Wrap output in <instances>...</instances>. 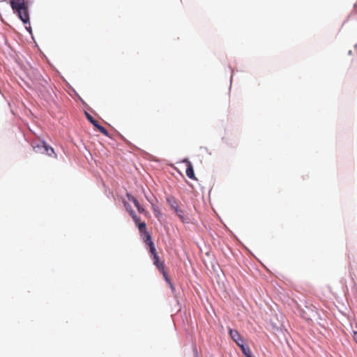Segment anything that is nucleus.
Returning <instances> with one entry per match:
<instances>
[{
    "instance_id": "nucleus-1",
    "label": "nucleus",
    "mask_w": 357,
    "mask_h": 357,
    "mask_svg": "<svg viewBox=\"0 0 357 357\" xmlns=\"http://www.w3.org/2000/svg\"><path fill=\"white\" fill-rule=\"evenodd\" d=\"M33 0H10V6L13 13L24 24L29 23V3Z\"/></svg>"
},
{
    "instance_id": "nucleus-2",
    "label": "nucleus",
    "mask_w": 357,
    "mask_h": 357,
    "mask_svg": "<svg viewBox=\"0 0 357 357\" xmlns=\"http://www.w3.org/2000/svg\"><path fill=\"white\" fill-rule=\"evenodd\" d=\"M229 335L231 337V338L240 347L241 352L245 356V357H255L249 346L246 343H245L244 340H243L237 330L229 328Z\"/></svg>"
},
{
    "instance_id": "nucleus-3",
    "label": "nucleus",
    "mask_w": 357,
    "mask_h": 357,
    "mask_svg": "<svg viewBox=\"0 0 357 357\" xmlns=\"http://www.w3.org/2000/svg\"><path fill=\"white\" fill-rule=\"evenodd\" d=\"M31 146L36 153L46 154L48 156H52L53 155L56 156L54 149L43 139L32 141Z\"/></svg>"
},
{
    "instance_id": "nucleus-4",
    "label": "nucleus",
    "mask_w": 357,
    "mask_h": 357,
    "mask_svg": "<svg viewBox=\"0 0 357 357\" xmlns=\"http://www.w3.org/2000/svg\"><path fill=\"white\" fill-rule=\"evenodd\" d=\"M297 311L300 316L306 320H312L316 314V308L312 305H307L306 301H301V304H298Z\"/></svg>"
},
{
    "instance_id": "nucleus-5",
    "label": "nucleus",
    "mask_w": 357,
    "mask_h": 357,
    "mask_svg": "<svg viewBox=\"0 0 357 357\" xmlns=\"http://www.w3.org/2000/svg\"><path fill=\"white\" fill-rule=\"evenodd\" d=\"M166 201L168 203V204L170 206L172 209L174 211L177 216L180 218V220L183 223H189L190 219L187 217H185L183 214V211L182 209L180 208V207L178 205L177 200L174 196H168L166 198Z\"/></svg>"
},
{
    "instance_id": "nucleus-6",
    "label": "nucleus",
    "mask_w": 357,
    "mask_h": 357,
    "mask_svg": "<svg viewBox=\"0 0 357 357\" xmlns=\"http://www.w3.org/2000/svg\"><path fill=\"white\" fill-rule=\"evenodd\" d=\"M270 327L276 335L279 337H282L284 340H287V334H288V331L280 321L278 319H271Z\"/></svg>"
},
{
    "instance_id": "nucleus-7",
    "label": "nucleus",
    "mask_w": 357,
    "mask_h": 357,
    "mask_svg": "<svg viewBox=\"0 0 357 357\" xmlns=\"http://www.w3.org/2000/svg\"><path fill=\"white\" fill-rule=\"evenodd\" d=\"M86 119L102 135L109 137L107 130L100 125L89 112H84Z\"/></svg>"
},
{
    "instance_id": "nucleus-8",
    "label": "nucleus",
    "mask_w": 357,
    "mask_h": 357,
    "mask_svg": "<svg viewBox=\"0 0 357 357\" xmlns=\"http://www.w3.org/2000/svg\"><path fill=\"white\" fill-rule=\"evenodd\" d=\"M150 257L153 261V264L156 266L158 270H160L165 268L164 263L160 261V258L157 252L155 246L148 250Z\"/></svg>"
},
{
    "instance_id": "nucleus-9",
    "label": "nucleus",
    "mask_w": 357,
    "mask_h": 357,
    "mask_svg": "<svg viewBox=\"0 0 357 357\" xmlns=\"http://www.w3.org/2000/svg\"><path fill=\"white\" fill-rule=\"evenodd\" d=\"M140 238L146 246V249L149 250L155 247V244L152 240L151 233L148 230H145L139 232Z\"/></svg>"
},
{
    "instance_id": "nucleus-10",
    "label": "nucleus",
    "mask_w": 357,
    "mask_h": 357,
    "mask_svg": "<svg viewBox=\"0 0 357 357\" xmlns=\"http://www.w3.org/2000/svg\"><path fill=\"white\" fill-rule=\"evenodd\" d=\"M126 197H128L130 202H132L134 204L135 206L137 208L139 213H146L144 208L140 204L138 200L133 195H132L131 193L126 192Z\"/></svg>"
},
{
    "instance_id": "nucleus-11",
    "label": "nucleus",
    "mask_w": 357,
    "mask_h": 357,
    "mask_svg": "<svg viewBox=\"0 0 357 357\" xmlns=\"http://www.w3.org/2000/svg\"><path fill=\"white\" fill-rule=\"evenodd\" d=\"M185 174L189 178L192 180H197V178L195 175L192 163H190V165L186 167Z\"/></svg>"
},
{
    "instance_id": "nucleus-12",
    "label": "nucleus",
    "mask_w": 357,
    "mask_h": 357,
    "mask_svg": "<svg viewBox=\"0 0 357 357\" xmlns=\"http://www.w3.org/2000/svg\"><path fill=\"white\" fill-rule=\"evenodd\" d=\"M144 196H145V198L146 199V200L151 205H153V204H155V202H156L158 201L157 198L151 192H149V194H146L144 192Z\"/></svg>"
},
{
    "instance_id": "nucleus-13",
    "label": "nucleus",
    "mask_w": 357,
    "mask_h": 357,
    "mask_svg": "<svg viewBox=\"0 0 357 357\" xmlns=\"http://www.w3.org/2000/svg\"><path fill=\"white\" fill-rule=\"evenodd\" d=\"M123 206H124L126 210L128 211V213H129L130 217L132 216L133 215L136 214V213L132 209L131 205L129 203H128L126 201H123Z\"/></svg>"
},
{
    "instance_id": "nucleus-14",
    "label": "nucleus",
    "mask_w": 357,
    "mask_h": 357,
    "mask_svg": "<svg viewBox=\"0 0 357 357\" xmlns=\"http://www.w3.org/2000/svg\"><path fill=\"white\" fill-rule=\"evenodd\" d=\"M151 208L154 213L155 216L157 218H159L162 216V213L160 212L159 208L155 204H153V205H151Z\"/></svg>"
},
{
    "instance_id": "nucleus-15",
    "label": "nucleus",
    "mask_w": 357,
    "mask_h": 357,
    "mask_svg": "<svg viewBox=\"0 0 357 357\" xmlns=\"http://www.w3.org/2000/svg\"><path fill=\"white\" fill-rule=\"evenodd\" d=\"M160 273L162 274V276H163V278L164 280L167 282H169V281L171 280L168 273H167V271H165V268H162V269H160L159 270Z\"/></svg>"
},
{
    "instance_id": "nucleus-16",
    "label": "nucleus",
    "mask_w": 357,
    "mask_h": 357,
    "mask_svg": "<svg viewBox=\"0 0 357 357\" xmlns=\"http://www.w3.org/2000/svg\"><path fill=\"white\" fill-rule=\"evenodd\" d=\"M136 226L137 227L139 232L147 230L146 224L145 222L141 221Z\"/></svg>"
},
{
    "instance_id": "nucleus-17",
    "label": "nucleus",
    "mask_w": 357,
    "mask_h": 357,
    "mask_svg": "<svg viewBox=\"0 0 357 357\" xmlns=\"http://www.w3.org/2000/svg\"><path fill=\"white\" fill-rule=\"evenodd\" d=\"M131 218L133 220L135 225H137L138 223L141 222L140 218L137 216V214L133 215L132 216H131Z\"/></svg>"
},
{
    "instance_id": "nucleus-18",
    "label": "nucleus",
    "mask_w": 357,
    "mask_h": 357,
    "mask_svg": "<svg viewBox=\"0 0 357 357\" xmlns=\"http://www.w3.org/2000/svg\"><path fill=\"white\" fill-rule=\"evenodd\" d=\"M25 29L26 30L31 34L32 38H33V33H32V28L30 25V22L29 23H27L26 24H25Z\"/></svg>"
},
{
    "instance_id": "nucleus-19",
    "label": "nucleus",
    "mask_w": 357,
    "mask_h": 357,
    "mask_svg": "<svg viewBox=\"0 0 357 357\" xmlns=\"http://www.w3.org/2000/svg\"><path fill=\"white\" fill-rule=\"evenodd\" d=\"M192 351L194 354V357H199V354L197 349V347L195 346H193Z\"/></svg>"
},
{
    "instance_id": "nucleus-20",
    "label": "nucleus",
    "mask_w": 357,
    "mask_h": 357,
    "mask_svg": "<svg viewBox=\"0 0 357 357\" xmlns=\"http://www.w3.org/2000/svg\"><path fill=\"white\" fill-rule=\"evenodd\" d=\"M181 162L185 163L186 165V167H188L190 165V163H192L187 158H183Z\"/></svg>"
},
{
    "instance_id": "nucleus-21",
    "label": "nucleus",
    "mask_w": 357,
    "mask_h": 357,
    "mask_svg": "<svg viewBox=\"0 0 357 357\" xmlns=\"http://www.w3.org/2000/svg\"><path fill=\"white\" fill-rule=\"evenodd\" d=\"M78 98L85 107L91 109L89 106L82 100V98L79 96H78Z\"/></svg>"
},
{
    "instance_id": "nucleus-22",
    "label": "nucleus",
    "mask_w": 357,
    "mask_h": 357,
    "mask_svg": "<svg viewBox=\"0 0 357 357\" xmlns=\"http://www.w3.org/2000/svg\"><path fill=\"white\" fill-rule=\"evenodd\" d=\"M167 284H169V287H170L172 293H174L175 291V287H174L172 281L170 280L169 282H167Z\"/></svg>"
},
{
    "instance_id": "nucleus-23",
    "label": "nucleus",
    "mask_w": 357,
    "mask_h": 357,
    "mask_svg": "<svg viewBox=\"0 0 357 357\" xmlns=\"http://www.w3.org/2000/svg\"><path fill=\"white\" fill-rule=\"evenodd\" d=\"M43 83H41V84H42L43 86H45V84H47V79H43Z\"/></svg>"
},
{
    "instance_id": "nucleus-24",
    "label": "nucleus",
    "mask_w": 357,
    "mask_h": 357,
    "mask_svg": "<svg viewBox=\"0 0 357 357\" xmlns=\"http://www.w3.org/2000/svg\"><path fill=\"white\" fill-rule=\"evenodd\" d=\"M354 338L355 341L357 342V332H354Z\"/></svg>"
},
{
    "instance_id": "nucleus-25",
    "label": "nucleus",
    "mask_w": 357,
    "mask_h": 357,
    "mask_svg": "<svg viewBox=\"0 0 357 357\" xmlns=\"http://www.w3.org/2000/svg\"><path fill=\"white\" fill-rule=\"evenodd\" d=\"M232 79H233V75H231V77H230V83L231 84L232 82Z\"/></svg>"
},
{
    "instance_id": "nucleus-26",
    "label": "nucleus",
    "mask_w": 357,
    "mask_h": 357,
    "mask_svg": "<svg viewBox=\"0 0 357 357\" xmlns=\"http://www.w3.org/2000/svg\"><path fill=\"white\" fill-rule=\"evenodd\" d=\"M348 54H349V55H351V54H352V51H351V50H349V51L348 52Z\"/></svg>"
},
{
    "instance_id": "nucleus-27",
    "label": "nucleus",
    "mask_w": 357,
    "mask_h": 357,
    "mask_svg": "<svg viewBox=\"0 0 357 357\" xmlns=\"http://www.w3.org/2000/svg\"><path fill=\"white\" fill-rule=\"evenodd\" d=\"M357 7V2L354 4V8H356Z\"/></svg>"
},
{
    "instance_id": "nucleus-28",
    "label": "nucleus",
    "mask_w": 357,
    "mask_h": 357,
    "mask_svg": "<svg viewBox=\"0 0 357 357\" xmlns=\"http://www.w3.org/2000/svg\"><path fill=\"white\" fill-rule=\"evenodd\" d=\"M354 47H355L356 49L357 48V44H356V45H354Z\"/></svg>"
},
{
    "instance_id": "nucleus-29",
    "label": "nucleus",
    "mask_w": 357,
    "mask_h": 357,
    "mask_svg": "<svg viewBox=\"0 0 357 357\" xmlns=\"http://www.w3.org/2000/svg\"><path fill=\"white\" fill-rule=\"evenodd\" d=\"M356 328H357V323L356 324Z\"/></svg>"
}]
</instances>
